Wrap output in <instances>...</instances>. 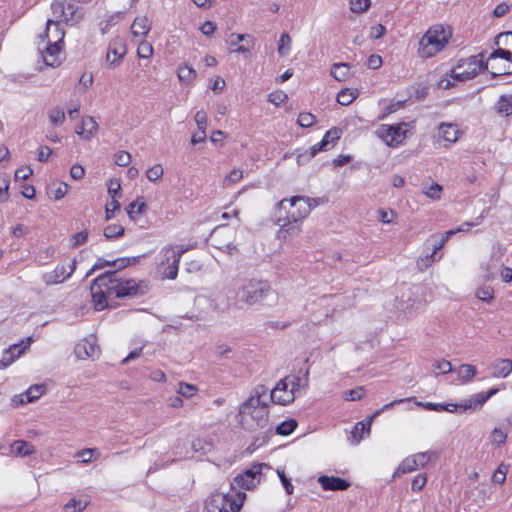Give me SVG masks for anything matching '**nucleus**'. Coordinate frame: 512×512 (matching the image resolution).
Returning <instances> with one entry per match:
<instances>
[{"mask_svg": "<svg viewBox=\"0 0 512 512\" xmlns=\"http://www.w3.org/2000/svg\"><path fill=\"white\" fill-rule=\"evenodd\" d=\"M130 264V258L115 259L111 262V267L116 268L115 270L107 271L93 280L90 289L96 310L113 307L118 298L133 297L138 294L139 284L136 280L122 278L117 271Z\"/></svg>", "mask_w": 512, "mask_h": 512, "instance_id": "nucleus-1", "label": "nucleus"}, {"mask_svg": "<svg viewBox=\"0 0 512 512\" xmlns=\"http://www.w3.org/2000/svg\"><path fill=\"white\" fill-rule=\"evenodd\" d=\"M502 41L512 44V32L499 34L496 44ZM491 67L492 76L512 74V53L509 50L498 48L493 51L484 62V54L479 53L467 59L459 60L451 70L450 77L457 81H466L475 77L482 69Z\"/></svg>", "mask_w": 512, "mask_h": 512, "instance_id": "nucleus-2", "label": "nucleus"}, {"mask_svg": "<svg viewBox=\"0 0 512 512\" xmlns=\"http://www.w3.org/2000/svg\"><path fill=\"white\" fill-rule=\"evenodd\" d=\"M268 405V389L264 385H257L240 406L238 420L242 428L253 432L269 426Z\"/></svg>", "mask_w": 512, "mask_h": 512, "instance_id": "nucleus-3", "label": "nucleus"}, {"mask_svg": "<svg viewBox=\"0 0 512 512\" xmlns=\"http://www.w3.org/2000/svg\"><path fill=\"white\" fill-rule=\"evenodd\" d=\"M65 32L59 21L48 20L44 36H40L42 42H46L42 57L46 66L58 67L65 59L63 52V40Z\"/></svg>", "mask_w": 512, "mask_h": 512, "instance_id": "nucleus-4", "label": "nucleus"}, {"mask_svg": "<svg viewBox=\"0 0 512 512\" xmlns=\"http://www.w3.org/2000/svg\"><path fill=\"white\" fill-rule=\"evenodd\" d=\"M452 32L448 27L442 24H436L425 32L419 41L417 50L421 58H431L441 52L448 44Z\"/></svg>", "mask_w": 512, "mask_h": 512, "instance_id": "nucleus-5", "label": "nucleus"}, {"mask_svg": "<svg viewBox=\"0 0 512 512\" xmlns=\"http://www.w3.org/2000/svg\"><path fill=\"white\" fill-rule=\"evenodd\" d=\"M246 494L243 491L213 493L206 501L207 512H240Z\"/></svg>", "mask_w": 512, "mask_h": 512, "instance_id": "nucleus-6", "label": "nucleus"}, {"mask_svg": "<svg viewBox=\"0 0 512 512\" xmlns=\"http://www.w3.org/2000/svg\"><path fill=\"white\" fill-rule=\"evenodd\" d=\"M273 291L266 281L256 279L246 280L240 287L237 296L239 301L252 306L260 303Z\"/></svg>", "mask_w": 512, "mask_h": 512, "instance_id": "nucleus-7", "label": "nucleus"}, {"mask_svg": "<svg viewBox=\"0 0 512 512\" xmlns=\"http://www.w3.org/2000/svg\"><path fill=\"white\" fill-rule=\"evenodd\" d=\"M287 202H289L290 207L293 208V211L288 212L286 215L289 216V219H295L301 223L306 217H308L312 209L319 205V200L316 198L293 196L289 200L284 198L279 201L276 204V209L279 211L285 209V204Z\"/></svg>", "mask_w": 512, "mask_h": 512, "instance_id": "nucleus-8", "label": "nucleus"}, {"mask_svg": "<svg viewBox=\"0 0 512 512\" xmlns=\"http://www.w3.org/2000/svg\"><path fill=\"white\" fill-rule=\"evenodd\" d=\"M269 465L259 463L253 465L251 468L245 470L242 474L237 475L231 483V490L237 491L236 488L253 489L260 482V475L263 469H269Z\"/></svg>", "mask_w": 512, "mask_h": 512, "instance_id": "nucleus-9", "label": "nucleus"}, {"mask_svg": "<svg viewBox=\"0 0 512 512\" xmlns=\"http://www.w3.org/2000/svg\"><path fill=\"white\" fill-rule=\"evenodd\" d=\"M406 124L400 123L397 125H381L376 134L388 146L397 147L406 139L407 129Z\"/></svg>", "mask_w": 512, "mask_h": 512, "instance_id": "nucleus-10", "label": "nucleus"}, {"mask_svg": "<svg viewBox=\"0 0 512 512\" xmlns=\"http://www.w3.org/2000/svg\"><path fill=\"white\" fill-rule=\"evenodd\" d=\"M51 9L55 18L65 22H78L82 18L77 6L68 0H55Z\"/></svg>", "mask_w": 512, "mask_h": 512, "instance_id": "nucleus-11", "label": "nucleus"}, {"mask_svg": "<svg viewBox=\"0 0 512 512\" xmlns=\"http://www.w3.org/2000/svg\"><path fill=\"white\" fill-rule=\"evenodd\" d=\"M76 269V260H72L68 266L65 264H58L53 271L44 273L42 280L46 285H54L63 283L66 279L70 278Z\"/></svg>", "mask_w": 512, "mask_h": 512, "instance_id": "nucleus-12", "label": "nucleus"}, {"mask_svg": "<svg viewBox=\"0 0 512 512\" xmlns=\"http://www.w3.org/2000/svg\"><path fill=\"white\" fill-rule=\"evenodd\" d=\"M278 225V238L283 241H287L293 237H297L302 231V223L295 219H289V216H279L275 221Z\"/></svg>", "mask_w": 512, "mask_h": 512, "instance_id": "nucleus-13", "label": "nucleus"}, {"mask_svg": "<svg viewBox=\"0 0 512 512\" xmlns=\"http://www.w3.org/2000/svg\"><path fill=\"white\" fill-rule=\"evenodd\" d=\"M461 136L462 131L457 124L441 123L437 128V141L443 142L445 148H449L452 144L456 143Z\"/></svg>", "mask_w": 512, "mask_h": 512, "instance_id": "nucleus-14", "label": "nucleus"}, {"mask_svg": "<svg viewBox=\"0 0 512 512\" xmlns=\"http://www.w3.org/2000/svg\"><path fill=\"white\" fill-rule=\"evenodd\" d=\"M295 399L294 392L288 386V381L281 379L276 384L275 388L268 395V402L271 401L279 405H287Z\"/></svg>", "mask_w": 512, "mask_h": 512, "instance_id": "nucleus-15", "label": "nucleus"}, {"mask_svg": "<svg viewBox=\"0 0 512 512\" xmlns=\"http://www.w3.org/2000/svg\"><path fill=\"white\" fill-rule=\"evenodd\" d=\"M222 226H219L214 229L212 235H211V245L212 247L228 254V255H234L238 253V249L236 245L233 244L231 241V237L224 235V233L221 231Z\"/></svg>", "mask_w": 512, "mask_h": 512, "instance_id": "nucleus-16", "label": "nucleus"}, {"mask_svg": "<svg viewBox=\"0 0 512 512\" xmlns=\"http://www.w3.org/2000/svg\"><path fill=\"white\" fill-rule=\"evenodd\" d=\"M127 53L124 39L114 38L108 45L106 61L110 66H117Z\"/></svg>", "mask_w": 512, "mask_h": 512, "instance_id": "nucleus-17", "label": "nucleus"}, {"mask_svg": "<svg viewBox=\"0 0 512 512\" xmlns=\"http://www.w3.org/2000/svg\"><path fill=\"white\" fill-rule=\"evenodd\" d=\"M488 369L491 377L506 378L512 373V360L497 358L489 364Z\"/></svg>", "mask_w": 512, "mask_h": 512, "instance_id": "nucleus-18", "label": "nucleus"}, {"mask_svg": "<svg viewBox=\"0 0 512 512\" xmlns=\"http://www.w3.org/2000/svg\"><path fill=\"white\" fill-rule=\"evenodd\" d=\"M318 482L325 491H343L350 487V482L336 476L321 475Z\"/></svg>", "mask_w": 512, "mask_h": 512, "instance_id": "nucleus-19", "label": "nucleus"}, {"mask_svg": "<svg viewBox=\"0 0 512 512\" xmlns=\"http://www.w3.org/2000/svg\"><path fill=\"white\" fill-rule=\"evenodd\" d=\"M99 347L94 338H86L76 345L75 353L78 358H96L99 355Z\"/></svg>", "mask_w": 512, "mask_h": 512, "instance_id": "nucleus-20", "label": "nucleus"}, {"mask_svg": "<svg viewBox=\"0 0 512 512\" xmlns=\"http://www.w3.org/2000/svg\"><path fill=\"white\" fill-rule=\"evenodd\" d=\"M29 345L30 338H28L26 342L22 341L20 344L10 346L0 360V368L8 367L16 358L20 357Z\"/></svg>", "mask_w": 512, "mask_h": 512, "instance_id": "nucleus-21", "label": "nucleus"}, {"mask_svg": "<svg viewBox=\"0 0 512 512\" xmlns=\"http://www.w3.org/2000/svg\"><path fill=\"white\" fill-rule=\"evenodd\" d=\"M98 130V124L93 117L86 116L81 120V124L76 129V133L83 140H90Z\"/></svg>", "mask_w": 512, "mask_h": 512, "instance_id": "nucleus-22", "label": "nucleus"}, {"mask_svg": "<svg viewBox=\"0 0 512 512\" xmlns=\"http://www.w3.org/2000/svg\"><path fill=\"white\" fill-rule=\"evenodd\" d=\"M151 29V23L146 16L137 17L131 25V33L134 37H145Z\"/></svg>", "mask_w": 512, "mask_h": 512, "instance_id": "nucleus-23", "label": "nucleus"}, {"mask_svg": "<svg viewBox=\"0 0 512 512\" xmlns=\"http://www.w3.org/2000/svg\"><path fill=\"white\" fill-rule=\"evenodd\" d=\"M188 250L189 248L184 245H167L161 249L160 254L165 257L167 262H169L170 259H174V262H180L182 255Z\"/></svg>", "mask_w": 512, "mask_h": 512, "instance_id": "nucleus-24", "label": "nucleus"}, {"mask_svg": "<svg viewBox=\"0 0 512 512\" xmlns=\"http://www.w3.org/2000/svg\"><path fill=\"white\" fill-rule=\"evenodd\" d=\"M159 269L163 278L173 280L178 275L179 262H174V259H170V261L167 262L165 257L162 256Z\"/></svg>", "mask_w": 512, "mask_h": 512, "instance_id": "nucleus-25", "label": "nucleus"}, {"mask_svg": "<svg viewBox=\"0 0 512 512\" xmlns=\"http://www.w3.org/2000/svg\"><path fill=\"white\" fill-rule=\"evenodd\" d=\"M44 391L45 387L43 385H32L25 393L16 396L14 401L16 402V399H19L21 404L30 403L39 399Z\"/></svg>", "mask_w": 512, "mask_h": 512, "instance_id": "nucleus-26", "label": "nucleus"}, {"mask_svg": "<svg viewBox=\"0 0 512 512\" xmlns=\"http://www.w3.org/2000/svg\"><path fill=\"white\" fill-rule=\"evenodd\" d=\"M331 76L340 82L348 80L352 76L351 66L348 63H335L331 67Z\"/></svg>", "mask_w": 512, "mask_h": 512, "instance_id": "nucleus-27", "label": "nucleus"}, {"mask_svg": "<svg viewBox=\"0 0 512 512\" xmlns=\"http://www.w3.org/2000/svg\"><path fill=\"white\" fill-rule=\"evenodd\" d=\"M308 374L309 371L306 370L303 377L298 375H289L284 378V380L288 381V386L292 392H294V397H296L297 392L301 388H305L308 386Z\"/></svg>", "mask_w": 512, "mask_h": 512, "instance_id": "nucleus-28", "label": "nucleus"}, {"mask_svg": "<svg viewBox=\"0 0 512 512\" xmlns=\"http://www.w3.org/2000/svg\"><path fill=\"white\" fill-rule=\"evenodd\" d=\"M495 110L502 117L512 115V94L501 95L495 105Z\"/></svg>", "mask_w": 512, "mask_h": 512, "instance_id": "nucleus-29", "label": "nucleus"}, {"mask_svg": "<svg viewBox=\"0 0 512 512\" xmlns=\"http://www.w3.org/2000/svg\"><path fill=\"white\" fill-rule=\"evenodd\" d=\"M11 452L16 456H28L35 452L34 446L24 440H16L11 444Z\"/></svg>", "mask_w": 512, "mask_h": 512, "instance_id": "nucleus-30", "label": "nucleus"}, {"mask_svg": "<svg viewBox=\"0 0 512 512\" xmlns=\"http://www.w3.org/2000/svg\"><path fill=\"white\" fill-rule=\"evenodd\" d=\"M108 194L111 197V205L113 209H120L118 198L121 196V184L118 180H109Z\"/></svg>", "mask_w": 512, "mask_h": 512, "instance_id": "nucleus-31", "label": "nucleus"}, {"mask_svg": "<svg viewBox=\"0 0 512 512\" xmlns=\"http://www.w3.org/2000/svg\"><path fill=\"white\" fill-rule=\"evenodd\" d=\"M457 374L462 384L470 382L477 374V368L471 364H462L457 369Z\"/></svg>", "mask_w": 512, "mask_h": 512, "instance_id": "nucleus-32", "label": "nucleus"}, {"mask_svg": "<svg viewBox=\"0 0 512 512\" xmlns=\"http://www.w3.org/2000/svg\"><path fill=\"white\" fill-rule=\"evenodd\" d=\"M177 76L181 83L190 85L196 79L197 72L188 65H182L178 69Z\"/></svg>", "mask_w": 512, "mask_h": 512, "instance_id": "nucleus-33", "label": "nucleus"}, {"mask_svg": "<svg viewBox=\"0 0 512 512\" xmlns=\"http://www.w3.org/2000/svg\"><path fill=\"white\" fill-rule=\"evenodd\" d=\"M89 504L88 498H72L63 507L65 512H82Z\"/></svg>", "mask_w": 512, "mask_h": 512, "instance_id": "nucleus-34", "label": "nucleus"}, {"mask_svg": "<svg viewBox=\"0 0 512 512\" xmlns=\"http://www.w3.org/2000/svg\"><path fill=\"white\" fill-rule=\"evenodd\" d=\"M357 89H342L337 95V102L342 106L351 104L358 96Z\"/></svg>", "mask_w": 512, "mask_h": 512, "instance_id": "nucleus-35", "label": "nucleus"}, {"mask_svg": "<svg viewBox=\"0 0 512 512\" xmlns=\"http://www.w3.org/2000/svg\"><path fill=\"white\" fill-rule=\"evenodd\" d=\"M442 258V254L436 253L434 250L430 254L421 257L417 260V266L419 270L423 271L430 267L434 262L439 261Z\"/></svg>", "mask_w": 512, "mask_h": 512, "instance_id": "nucleus-36", "label": "nucleus"}, {"mask_svg": "<svg viewBox=\"0 0 512 512\" xmlns=\"http://www.w3.org/2000/svg\"><path fill=\"white\" fill-rule=\"evenodd\" d=\"M68 190L69 185L67 183L60 182L58 184H52L49 187L48 194L55 200H60L67 194Z\"/></svg>", "mask_w": 512, "mask_h": 512, "instance_id": "nucleus-37", "label": "nucleus"}, {"mask_svg": "<svg viewBox=\"0 0 512 512\" xmlns=\"http://www.w3.org/2000/svg\"><path fill=\"white\" fill-rule=\"evenodd\" d=\"M291 37L288 33H282L278 42L277 51L279 55L286 56L289 54L291 49Z\"/></svg>", "mask_w": 512, "mask_h": 512, "instance_id": "nucleus-38", "label": "nucleus"}, {"mask_svg": "<svg viewBox=\"0 0 512 512\" xmlns=\"http://www.w3.org/2000/svg\"><path fill=\"white\" fill-rule=\"evenodd\" d=\"M76 456L81 459L82 463H89L92 459L99 458L100 452L96 448H86L79 451Z\"/></svg>", "mask_w": 512, "mask_h": 512, "instance_id": "nucleus-39", "label": "nucleus"}, {"mask_svg": "<svg viewBox=\"0 0 512 512\" xmlns=\"http://www.w3.org/2000/svg\"><path fill=\"white\" fill-rule=\"evenodd\" d=\"M297 427V422L294 419L283 421L276 427V432L279 435L287 436L291 434Z\"/></svg>", "mask_w": 512, "mask_h": 512, "instance_id": "nucleus-40", "label": "nucleus"}, {"mask_svg": "<svg viewBox=\"0 0 512 512\" xmlns=\"http://www.w3.org/2000/svg\"><path fill=\"white\" fill-rule=\"evenodd\" d=\"M145 210H146V204L144 202H138V201L131 202L126 207V212L129 216V218H131V219H135V215L143 214L145 212Z\"/></svg>", "mask_w": 512, "mask_h": 512, "instance_id": "nucleus-41", "label": "nucleus"}, {"mask_svg": "<svg viewBox=\"0 0 512 512\" xmlns=\"http://www.w3.org/2000/svg\"><path fill=\"white\" fill-rule=\"evenodd\" d=\"M124 227L118 224H111L104 228V236L106 239H114L124 234Z\"/></svg>", "mask_w": 512, "mask_h": 512, "instance_id": "nucleus-42", "label": "nucleus"}, {"mask_svg": "<svg viewBox=\"0 0 512 512\" xmlns=\"http://www.w3.org/2000/svg\"><path fill=\"white\" fill-rule=\"evenodd\" d=\"M340 136L341 130L338 128H332L325 133L322 140L325 141L327 147L330 149L331 147L335 146L337 141L340 139Z\"/></svg>", "mask_w": 512, "mask_h": 512, "instance_id": "nucleus-43", "label": "nucleus"}, {"mask_svg": "<svg viewBox=\"0 0 512 512\" xmlns=\"http://www.w3.org/2000/svg\"><path fill=\"white\" fill-rule=\"evenodd\" d=\"M198 388L195 385L180 382L178 384L177 393L185 398H191L196 394Z\"/></svg>", "mask_w": 512, "mask_h": 512, "instance_id": "nucleus-44", "label": "nucleus"}, {"mask_svg": "<svg viewBox=\"0 0 512 512\" xmlns=\"http://www.w3.org/2000/svg\"><path fill=\"white\" fill-rule=\"evenodd\" d=\"M164 169L161 164H155L146 171V177L151 182H156L163 177Z\"/></svg>", "mask_w": 512, "mask_h": 512, "instance_id": "nucleus-45", "label": "nucleus"}, {"mask_svg": "<svg viewBox=\"0 0 512 512\" xmlns=\"http://www.w3.org/2000/svg\"><path fill=\"white\" fill-rule=\"evenodd\" d=\"M442 190L443 188L441 185L438 183H432L423 189V193L433 200H438L441 198Z\"/></svg>", "mask_w": 512, "mask_h": 512, "instance_id": "nucleus-46", "label": "nucleus"}, {"mask_svg": "<svg viewBox=\"0 0 512 512\" xmlns=\"http://www.w3.org/2000/svg\"><path fill=\"white\" fill-rule=\"evenodd\" d=\"M372 421H370V417L368 418L367 422H359L355 425L354 430L352 432L353 437L357 439V442H359L363 438V432L367 431V433L370 432Z\"/></svg>", "mask_w": 512, "mask_h": 512, "instance_id": "nucleus-47", "label": "nucleus"}, {"mask_svg": "<svg viewBox=\"0 0 512 512\" xmlns=\"http://www.w3.org/2000/svg\"><path fill=\"white\" fill-rule=\"evenodd\" d=\"M153 46L147 41H141L137 48L139 58L149 59L153 55Z\"/></svg>", "mask_w": 512, "mask_h": 512, "instance_id": "nucleus-48", "label": "nucleus"}, {"mask_svg": "<svg viewBox=\"0 0 512 512\" xmlns=\"http://www.w3.org/2000/svg\"><path fill=\"white\" fill-rule=\"evenodd\" d=\"M417 468L418 467L415 463V460L411 456V457H407L406 459H404L401 462V464L397 468V473L405 474V473L415 471Z\"/></svg>", "mask_w": 512, "mask_h": 512, "instance_id": "nucleus-49", "label": "nucleus"}, {"mask_svg": "<svg viewBox=\"0 0 512 512\" xmlns=\"http://www.w3.org/2000/svg\"><path fill=\"white\" fill-rule=\"evenodd\" d=\"M491 443L496 446L505 444L507 433L500 428H495L491 433Z\"/></svg>", "mask_w": 512, "mask_h": 512, "instance_id": "nucleus-50", "label": "nucleus"}, {"mask_svg": "<svg viewBox=\"0 0 512 512\" xmlns=\"http://www.w3.org/2000/svg\"><path fill=\"white\" fill-rule=\"evenodd\" d=\"M49 119L54 125H61L65 120V113L63 109L56 107L49 111Z\"/></svg>", "mask_w": 512, "mask_h": 512, "instance_id": "nucleus-51", "label": "nucleus"}, {"mask_svg": "<svg viewBox=\"0 0 512 512\" xmlns=\"http://www.w3.org/2000/svg\"><path fill=\"white\" fill-rule=\"evenodd\" d=\"M476 297L484 302H491L494 299V291L490 286L481 287L476 291Z\"/></svg>", "mask_w": 512, "mask_h": 512, "instance_id": "nucleus-52", "label": "nucleus"}, {"mask_svg": "<svg viewBox=\"0 0 512 512\" xmlns=\"http://www.w3.org/2000/svg\"><path fill=\"white\" fill-rule=\"evenodd\" d=\"M370 0H350V9L354 13H363L370 7Z\"/></svg>", "mask_w": 512, "mask_h": 512, "instance_id": "nucleus-53", "label": "nucleus"}, {"mask_svg": "<svg viewBox=\"0 0 512 512\" xmlns=\"http://www.w3.org/2000/svg\"><path fill=\"white\" fill-rule=\"evenodd\" d=\"M315 121L316 117L309 112L300 113L297 120L298 124L304 128L311 127Z\"/></svg>", "mask_w": 512, "mask_h": 512, "instance_id": "nucleus-54", "label": "nucleus"}, {"mask_svg": "<svg viewBox=\"0 0 512 512\" xmlns=\"http://www.w3.org/2000/svg\"><path fill=\"white\" fill-rule=\"evenodd\" d=\"M277 475L279 476V479L288 495L293 494L294 492V486L292 485L290 479L286 476L284 469H277Z\"/></svg>", "mask_w": 512, "mask_h": 512, "instance_id": "nucleus-55", "label": "nucleus"}, {"mask_svg": "<svg viewBox=\"0 0 512 512\" xmlns=\"http://www.w3.org/2000/svg\"><path fill=\"white\" fill-rule=\"evenodd\" d=\"M114 160L118 166L126 167L131 161V155L127 151H118L114 155Z\"/></svg>", "mask_w": 512, "mask_h": 512, "instance_id": "nucleus-56", "label": "nucleus"}, {"mask_svg": "<svg viewBox=\"0 0 512 512\" xmlns=\"http://www.w3.org/2000/svg\"><path fill=\"white\" fill-rule=\"evenodd\" d=\"M288 99V96L283 91H274L269 94L268 100L276 106L284 103Z\"/></svg>", "mask_w": 512, "mask_h": 512, "instance_id": "nucleus-57", "label": "nucleus"}, {"mask_svg": "<svg viewBox=\"0 0 512 512\" xmlns=\"http://www.w3.org/2000/svg\"><path fill=\"white\" fill-rule=\"evenodd\" d=\"M407 401H410V398H404V399H396V400H393L392 402L390 403H387L385 404L382 408L376 410L371 416H370V421H373L376 417H378L383 411L385 410H388L390 408H392L393 406L397 405V404H400V403H404V402H407Z\"/></svg>", "mask_w": 512, "mask_h": 512, "instance_id": "nucleus-58", "label": "nucleus"}, {"mask_svg": "<svg viewBox=\"0 0 512 512\" xmlns=\"http://www.w3.org/2000/svg\"><path fill=\"white\" fill-rule=\"evenodd\" d=\"M432 453L422 452L414 454L412 457L415 460L417 467H425L431 460Z\"/></svg>", "mask_w": 512, "mask_h": 512, "instance_id": "nucleus-59", "label": "nucleus"}, {"mask_svg": "<svg viewBox=\"0 0 512 512\" xmlns=\"http://www.w3.org/2000/svg\"><path fill=\"white\" fill-rule=\"evenodd\" d=\"M243 178V171L239 169L232 170L225 178L224 185H230L232 183L239 182Z\"/></svg>", "mask_w": 512, "mask_h": 512, "instance_id": "nucleus-60", "label": "nucleus"}, {"mask_svg": "<svg viewBox=\"0 0 512 512\" xmlns=\"http://www.w3.org/2000/svg\"><path fill=\"white\" fill-rule=\"evenodd\" d=\"M9 179L1 178L0 179V201L2 203L8 201L9 199Z\"/></svg>", "mask_w": 512, "mask_h": 512, "instance_id": "nucleus-61", "label": "nucleus"}, {"mask_svg": "<svg viewBox=\"0 0 512 512\" xmlns=\"http://www.w3.org/2000/svg\"><path fill=\"white\" fill-rule=\"evenodd\" d=\"M427 243L432 246V249L438 253L439 250L445 245L444 240L440 238L438 234L432 235L427 239Z\"/></svg>", "mask_w": 512, "mask_h": 512, "instance_id": "nucleus-62", "label": "nucleus"}, {"mask_svg": "<svg viewBox=\"0 0 512 512\" xmlns=\"http://www.w3.org/2000/svg\"><path fill=\"white\" fill-rule=\"evenodd\" d=\"M195 122L198 130H206L207 127V114L204 110H200L195 114Z\"/></svg>", "mask_w": 512, "mask_h": 512, "instance_id": "nucleus-63", "label": "nucleus"}, {"mask_svg": "<svg viewBox=\"0 0 512 512\" xmlns=\"http://www.w3.org/2000/svg\"><path fill=\"white\" fill-rule=\"evenodd\" d=\"M507 469L500 465L492 476V480L496 483L503 484L506 480Z\"/></svg>", "mask_w": 512, "mask_h": 512, "instance_id": "nucleus-64", "label": "nucleus"}]
</instances>
